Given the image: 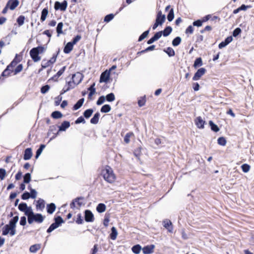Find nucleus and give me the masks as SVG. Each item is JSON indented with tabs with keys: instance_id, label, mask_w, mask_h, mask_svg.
<instances>
[{
	"instance_id": "obj_1",
	"label": "nucleus",
	"mask_w": 254,
	"mask_h": 254,
	"mask_svg": "<svg viewBox=\"0 0 254 254\" xmlns=\"http://www.w3.org/2000/svg\"><path fill=\"white\" fill-rule=\"evenodd\" d=\"M101 175L104 179L109 183H113L115 181L116 176L113 170L108 165L106 166L105 169L102 170Z\"/></svg>"
},
{
	"instance_id": "obj_2",
	"label": "nucleus",
	"mask_w": 254,
	"mask_h": 254,
	"mask_svg": "<svg viewBox=\"0 0 254 254\" xmlns=\"http://www.w3.org/2000/svg\"><path fill=\"white\" fill-rule=\"evenodd\" d=\"M54 220V222L53 223L47 230V232L48 233H51L64 223V220L61 216L55 217Z\"/></svg>"
},
{
	"instance_id": "obj_3",
	"label": "nucleus",
	"mask_w": 254,
	"mask_h": 254,
	"mask_svg": "<svg viewBox=\"0 0 254 254\" xmlns=\"http://www.w3.org/2000/svg\"><path fill=\"white\" fill-rule=\"evenodd\" d=\"M67 2L66 0H64L62 2L56 1L54 4V9L55 10H61L62 11H64L67 7Z\"/></svg>"
},
{
	"instance_id": "obj_4",
	"label": "nucleus",
	"mask_w": 254,
	"mask_h": 254,
	"mask_svg": "<svg viewBox=\"0 0 254 254\" xmlns=\"http://www.w3.org/2000/svg\"><path fill=\"white\" fill-rule=\"evenodd\" d=\"M83 75L79 72H77L76 73L72 74V81L71 82L73 83L74 85H77L81 82V81L83 79Z\"/></svg>"
},
{
	"instance_id": "obj_5",
	"label": "nucleus",
	"mask_w": 254,
	"mask_h": 254,
	"mask_svg": "<svg viewBox=\"0 0 254 254\" xmlns=\"http://www.w3.org/2000/svg\"><path fill=\"white\" fill-rule=\"evenodd\" d=\"M36 48H33L30 51V56L34 62H38L41 60V57L39 56L38 52H37Z\"/></svg>"
},
{
	"instance_id": "obj_6",
	"label": "nucleus",
	"mask_w": 254,
	"mask_h": 254,
	"mask_svg": "<svg viewBox=\"0 0 254 254\" xmlns=\"http://www.w3.org/2000/svg\"><path fill=\"white\" fill-rule=\"evenodd\" d=\"M206 70L204 67H201L197 69L196 72L194 73L193 77L192 80L193 81H196L199 80L201 77L205 74L206 72Z\"/></svg>"
},
{
	"instance_id": "obj_7",
	"label": "nucleus",
	"mask_w": 254,
	"mask_h": 254,
	"mask_svg": "<svg viewBox=\"0 0 254 254\" xmlns=\"http://www.w3.org/2000/svg\"><path fill=\"white\" fill-rule=\"evenodd\" d=\"M110 76V70H106L103 72L100 77L99 81L100 83L105 82L107 83L109 80Z\"/></svg>"
},
{
	"instance_id": "obj_8",
	"label": "nucleus",
	"mask_w": 254,
	"mask_h": 254,
	"mask_svg": "<svg viewBox=\"0 0 254 254\" xmlns=\"http://www.w3.org/2000/svg\"><path fill=\"white\" fill-rule=\"evenodd\" d=\"M84 219L87 222H92L94 220V216L90 210L87 209L84 211Z\"/></svg>"
},
{
	"instance_id": "obj_9",
	"label": "nucleus",
	"mask_w": 254,
	"mask_h": 254,
	"mask_svg": "<svg viewBox=\"0 0 254 254\" xmlns=\"http://www.w3.org/2000/svg\"><path fill=\"white\" fill-rule=\"evenodd\" d=\"M165 15L162 14L161 10L158 11L156 15L155 21L161 26L165 22Z\"/></svg>"
},
{
	"instance_id": "obj_10",
	"label": "nucleus",
	"mask_w": 254,
	"mask_h": 254,
	"mask_svg": "<svg viewBox=\"0 0 254 254\" xmlns=\"http://www.w3.org/2000/svg\"><path fill=\"white\" fill-rule=\"evenodd\" d=\"M84 199V197L83 196H79L77 197L75 199H73L72 201L71 202L70 204V207L71 209H74L76 206H75V203H77V205L80 207L81 205H83V203L80 200H83Z\"/></svg>"
},
{
	"instance_id": "obj_11",
	"label": "nucleus",
	"mask_w": 254,
	"mask_h": 254,
	"mask_svg": "<svg viewBox=\"0 0 254 254\" xmlns=\"http://www.w3.org/2000/svg\"><path fill=\"white\" fill-rule=\"evenodd\" d=\"M163 226L168 231V232L172 233L173 232V227L172 223L169 219H165L163 221Z\"/></svg>"
},
{
	"instance_id": "obj_12",
	"label": "nucleus",
	"mask_w": 254,
	"mask_h": 254,
	"mask_svg": "<svg viewBox=\"0 0 254 254\" xmlns=\"http://www.w3.org/2000/svg\"><path fill=\"white\" fill-rule=\"evenodd\" d=\"M75 85L71 81H68L66 83V84L64 87L63 89L61 91V94H64L67 92L70 89L74 88Z\"/></svg>"
},
{
	"instance_id": "obj_13",
	"label": "nucleus",
	"mask_w": 254,
	"mask_h": 254,
	"mask_svg": "<svg viewBox=\"0 0 254 254\" xmlns=\"http://www.w3.org/2000/svg\"><path fill=\"white\" fill-rule=\"evenodd\" d=\"M18 0H8L6 4L9 6V9L13 10L19 5Z\"/></svg>"
},
{
	"instance_id": "obj_14",
	"label": "nucleus",
	"mask_w": 254,
	"mask_h": 254,
	"mask_svg": "<svg viewBox=\"0 0 254 254\" xmlns=\"http://www.w3.org/2000/svg\"><path fill=\"white\" fill-rule=\"evenodd\" d=\"M155 246L153 244L144 246L142 249L144 254H150L153 252Z\"/></svg>"
},
{
	"instance_id": "obj_15",
	"label": "nucleus",
	"mask_w": 254,
	"mask_h": 254,
	"mask_svg": "<svg viewBox=\"0 0 254 254\" xmlns=\"http://www.w3.org/2000/svg\"><path fill=\"white\" fill-rule=\"evenodd\" d=\"M33 155L31 148H27L25 149L23 154V159L28 160L31 159Z\"/></svg>"
},
{
	"instance_id": "obj_16",
	"label": "nucleus",
	"mask_w": 254,
	"mask_h": 254,
	"mask_svg": "<svg viewBox=\"0 0 254 254\" xmlns=\"http://www.w3.org/2000/svg\"><path fill=\"white\" fill-rule=\"evenodd\" d=\"M195 124L198 128L202 129L204 128L205 122L202 120L201 117L199 116L195 119Z\"/></svg>"
},
{
	"instance_id": "obj_17",
	"label": "nucleus",
	"mask_w": 254,
	"mask_h": 254,
	"mask_svg": "<svg viewBox=\"0 0 254 254\" xmlns=\"http://www.w3.org/2000/svg\"><path fill=\"white\" fill-rule=\"evenodd\" d=\"M12 72H13V67L10 66V64H9L6 66V68L1 73V76L8 77Z\"/></svg>"
},
{
	"instance_id": "obj_18",
	"label": "nucleus",
	"mask_w": 254,
	"mask_h": 254,
	"mask_svg": "<svg viewBox=\"0 0 254 254\" xmlns=\"http://www.w3.org/2000/svg\"><path fill=\"white\" fill-rule=\"evenodd\" d=\"M70 127V123L69 121H64L61 125L58 127L59 130L58 131H64Z\"/></svg>"
},
{
	"instance_id": "obj_19",
	"label": "nucleus",
	"mask_w": 254,
	"mask_h": 254,
	"mask_svg": "<svg viewBox=\"0 0 254 254\" xmlns=\"http://www.w3.org/2000/svg\"><path fill=\"white\" fill-rule=\"evenodd\" d=\"M45 200L42 198H39V199L37 201V203L36 205V209L37 210L43 211V210L45 208Z\"/></svg>"
},
{
	"instance_id": "obj_20",
	"label": "nucleus",
	"mask_w": 254,
	"mask_h": 254,
	"mask_svg": "<svg viewBox=\"0 0 254 254\" xmlns=\"http://www.w3.org/2000/svg\"><path fill=\"white\" fill-rule=\"evenodd\" d=\"M14 214L16 215L13 217L9 221L8 225L11 227H16V224L19 220L18 213L17 212H15Z\"/></svg>"
},
{
	"instance_id": "obj_21",
	"label": "nucleus",
	"mask_w": 254,
	"mask_h": 254,
	"mask_svg": "<svg viewBox=\"0 0 254 254\" xmlns=\"http://www.w3.org/2000/svg\"><path fill=\"white\" fill-rule=\"evenodd\" d=\"M46 208L47 213L52 214L55 211L56 206L54 203H51L47 205Z\"/></svg>"
},
{
	"instance_id": "obj_22",
	"label": "nucleus",
	"mask_w": 254,
	"mask_h": 254,
	"mask_svg": "<svg viewBox=\"0 0 254 254\" xmlns=\"http://www.w3.org/2000/svg\"><path fill=\"white\" fill-rule=\"evenodd\" d=\"M34 219H35V222L38 223H41L43 222L45 216H43L41 213H35L33 215Z\"/></svg>"
},
{
	"instance_id": "obj_23",
	"label": "nucleus",
	"mask_w": 254,
	"mask_h": 254,
	"mask_svg": "<svg viewBox=\"0 0 254 254\" xmlns=\"http://www.w3.org/2000/svg\"><path fill=\"white\" fill-rule=\"evenodd\" d=\"M84 101V98H82L78 100L77 102L73 105L72 110L76 111L81 107Z\"/></svg>"
},
{
	"instance_id": "obj_24",
	"label": "nucleus",
	"mask_w": 254,
	"mask_h": 254,
	"mask_svg": "<svg viewBox=\"0 0 254 254\" xmlns=\"http://www.w3.org/2000/svg\"><path fill=\"white\" fill-rule=\"evenodd\" d=\"M73 45L70 42H68L64 48V52L65 54H69L73 49Z\"/></svg>"
},
{
	"instance_id": "obj_25",
	"label": "nucleus",
	"mask_w": 254,
	"mask_h": 254,
	"mask_svg": "<svg viewBox=\"0 0 254 254\" xmlns=\"http://www.w3.org/2000/svg\"><path fill=\"white\" fill-rule=\"evenodd\" d=\"M100 114L99 112H96L93 116V117L90 119V123L94 125L98 124L99 120Z\"/></svg>"
},
{
	"instance_id": "obj_26",
	"label": "nucleus",
	"mask_w": 254,
	"mask_h": 254,
	"mask_svg": "<svg viewBox=\"0 0 254 254\" xmlns=\"http://www.w3.org/2000/svg\"><path fill=\"white\" fill-rule=\"evenodd\" d=\"M48 7H45L43 9L41 12V15L40 18V20L42 22H44L48 14Z\"/></svg>"
},
{
	"instance_id": "obj_27",
	"label": "nucleus",
	"mask_w": 254,
	"mask_h": 254,
	"mask_svg": "<svg viewBox=\"0 0 254 254\" xmlns=\"http://www.w3.org/2000/svg\"><path fill=\"white\" fill-rule=\"evenodd\" d=\"M41 245L40 244H36L33 245L30 247L29 251L32 253H36L41 248Z\"/></svg>"
},
{
	"instance_id": "obj_28",
	"label": "nucleus",
	"mask_w": 254,
	"mask_h": 254,
	"mask_svg": "<svg viewBox=\"0 0 254 254\" xmlns=\"http://www.w3.org/2000/svg\"><path fill=\"white\" fill-rule=\"evenodd\" d=\"M111 232L109 235L110 238L112 240H115L116 239L117 235H118V232L117 230V229L115 227H112L111 228Z\"/></svg>"
},
{
	"instance_id": "obj_29",
	"label": "nucleus",
	"mask_w": 254,
	"mask_h": 254,
	"mask_svg": "<svg viewBox=\"0 0 254 254\" xmlns=\"http://www.w3.org/2000/svg\"><path fill=\"white\" fill-rule=\"evenodd\" d=\"M172 31V28L170 26H166L165 29L163 31H161L162 32V35L164 37H167L169 36Z\"/></svg>"
},
{
	"instance_id": "obj_30",
	"label": "nucleus",
	"mask_w": 254,
	"mask_h": 254,
	"mask_svg": "<svg viewBox=\"0 0 254 254\" xmlns=\"http://www.w3.org/2000/svg\"><path fill=\"white\" fill-rule=\"evenodd\" d=\"M106 209V206L104 203H99L96 207V210L98 213H103L104 212Z\"/></svg>"
},
{
	"instance_id": "obj_31",
	"label": "nucleus",
	"mask_w": 254,
	"mask_h": 254,
	"mask_svg": "<svg viewBox=\"0 0 254 254\" xmlns=\"http://www.w3.org/2000/svg\"><path fill=\"white\" fill-rule=\"evenodd\" d=\"M51 116L54 119H59L61 118L63 115L60 111H55L52 113Z\"/></svg>"
},
{
	"instance_id": "obj_32",
	"label": "nucleus",
	"mask_w": 254,
	"mask_h": 254,
	"mask_svg": "<svg viewBox=\"0 0 254 254\" xmlns=\"http://www.w3.org/2000/svg\"><path fill=\"white\" fill-rule=\"evenodd\" d=\"M209 125L211 129L215 132L219 131V128L217 125H216L212 121H209Z\"/></svg>"
},
{
	"instance_id": "obj_33",
	"label": "nucleus",
	"mask_w": 254,
	"mask_h": 254,
	"mask_svg": "<svg viewBox=\"0 0 254 254\" xmlns=\"http://www.w3.org/2000/svg\"><path fill=\"white\" fill-rule=\"evenodd\" d=\"M93 112V110L91 108L86 110L83 113L84 118L86 119L89 118L92 115Z\"/></svg>"
},
{
	"instance_id": "obj_34",
	"label": "nucleus",
	"mask_w": 254,
	"mask_h": 254,
	"mask_svg": "<svg viewBox=\"0 0 254 254\" xmlns=\"http://www.w3.org/2000/svg\"><path fill=\"white\" fill-rule=\"evenodd\" d=\"M141 249V247L139 244L133 246L131 248L132 252L135 254H139Z\"/></svg>"
},
{
	"instance_id": "obj_35",
	"label": "nucleus",
	"mask_w": 254,
	"mask_h": 254,
	"mask_svg": "<svg viewBox=\"0 0 254 254\" xmlns=\"http://www.w3.org/2000/svg\"><path fill=\"white\" fill-rule=\"evenodd\" d=\"M164 51L168 55L169 57H173L175 55L174 50L171 47H168L164 50Z\"/></svg>"
},
{
	"instance_id": "obj_36",
	"label": "nucleus",
	"mask_w": 254,
	"mask_h": 254,
	"mask_svg": "<svg viewBox=\"0 0 254 254\" xmlns=\"http://www.w3.org/2000/svg\"><path fill=\"white\" fill-rule=\"evenodd\" d=\"M202 64L203 63L202 59L200 57H198L195 60L193 64V67L196 68L201 66Z\"/></svg>"
},
{
	"instance_id": "obj_37",
	"label": "nucleus",
	"mask_w": 254,
	"mask_h": 254,
	"mask_svg": "<svg viewBox=\"0 0 254 254\" xmlns=\"http://www.w3.org/2000/svg\"><path fill=\"white\" fill-rule=\"evenodd\" d=\"M25 19V17L23 15H21L17 17L16 19V22L19 27H20L24 24Z\"/></svg>"
},
{
	"instance_id": "obj_38",
	"label": "nucleus",
	"mask_w": 254,
	"mask_h": 254,
	"mask_svg": "<svg viewBox=\"0 0 254 254\" xmlns=\"http://www.w3.org/2000/svg\"><path fill=\"white\" fill-rule=\"evenodd\" d=\"M111 110V107L109 104L104 105L101 108L100 111L102 113H107L109 112Z\"/></svg>"
},
{
	"instance_id": "obj_39",
	"label": "nucleus",
	"mask_w": 254,
	"mask_h": 254,
	"mask_svg": "<svg viewBox=\"0 0 254 254\" xmlns=\"http://www.w3.org/2000/svg\"><path fill=\"white\" fill-rule=\"evenodd\" d=\"M150 27L146 31L143 32L139 37L138 41L141 42L143 39H144L146 37H147L148 35L149 34V31H150Z\"/></svg>"
},
{
	"instance_id": "obj_40",
	"label": "nucleus",
	"mask_w": 254,
	"mask_h": 254,
	"mask_svg": "<svg viewBox=\"0 0 254 254\" xmlns=\"http://www.w3.org/2000/svg\"><path fill=\"white\" fill-rule=\"evenodd\" d=\"M105 97V100L109 102L114 101L115 100V96L112 92L108 94Z\"/></svg>"
},
{
	"instance_id": "obj_41",
	"label": "nucleus",
	"mask_w": 254,
	"mask_h": 254,
	"mask_svg": "<svg viewBox=\"0 0 254 254\" xmlns=\"http://www.w3.org/2000/svg\"><path fill=\"white\" fill-rule=\"evenodd\" d=\"M63 23L62 22H60L58 23L57 28H56V31L58 33V36H59L60 34L63 33Z\"/></svg>"
},
{
	"instance_id": "obj_42",
	"label": "nucleus",
	"mask_w": 254,
	"mask_h": 254,
	"mask_svg": "<svg viewBox=\"0 0 254 254\" xmlns=\"http://www.w3.org/2000/svg\"><path fill=\"white\" fill-rule=\"evenodd\" d=\"M167 19L169 22L172 21L174 18V9L173 8H171L169 11V13L167 14Z\"/></svg>"
},
{
	"instance_id": "obj_43",
	"label": "nucleus",
	"mask_w": 254,
	"mask_h": 254,
	"mask_svg": "<svg viewBox=\"0 0 254 254\" xmlns=\"http://www.w3.org/2000/svg\"><path fill=\"white\" fill-rule=\"evenodd\" d=\"M31 180L30 173H27L23 176V182L25 184H28Z\"/></svg>"
},
{
	"instance_id": "obj_44",
	"label": "nucleus",
	"mask_w": 254,
	"mask_h": 254,
	"mask_svg": "<svg viewBox=\"0 0 254 254\" xmlns=\"http://www.w3.org/2000/svg\"><path fill=\"white\" fill-rule=\"evenodd\" d=\"M182 41L180 37L177 36L175 37L172 41V45L174 47H177L180 45Z\"/></svg>"
},
{
	"instance_id": "obj_45",
	"label": "nucleus",
	"mask_w": 254,
	"mask_h": 254,
	"mask_svg": "<svg viewBox=\"0 0 254 254\" xmlns=\"http://www.w3.org/2000/svg\"><path fill=\"white\" fill-rule=\"evenodd\" d=\"M60 52V49H59L57 53L53 55L52 57L51 58L50 60H49V62L51 64H53L56 62L57 56L59 54Z\"/></svg>"
},
{
	"instance_id": "obj_46",
	"label": "nucleus",
	"mask_w": 254,
	"mask_h": 254,
	"mask_svg": "<svg viewBox=\"0 0 254 254\" xmlns=\"http://www.w3.org/2000/svg\"><path fill=\"white\" fill-rule=\"evenodd\" d=\"M24 214L26 216L33 215L34 213L31 206H28L24 211Z\"/></svg>"
},
{
	"instance_id": "obj_47",
	"label": "nucleus",
	"mask_w": 254,
	"mask_h": 254,
	"mask_svg": "<svg viewBox=\"0 0 254 254\" xmlns=\"http://www.w3.org/2000/svg\"><path fill=\"white\" fill-rule=\"evenodd\" d=\"M146 102V96L144 95V96L141 97L139 99H138L137 104L139 107H141L143 106Z\"/></svg>"
},
{
	"instance_id": "obj_48",
	"label": "nucleus",
	"mask_w": 254,
	"mask_h": 254,
	"mask_svg": "<svg viewBox=\"0 0 254 254\" xmlns=\"http://www.w3.org/2000/svg\"><path fill=\"white\" fill-rule=\"evenodd\" d=\"M27 207V204L25 202H22L19 203L18 206V209L22 212L25 211V210Z\"/></svg>"
},
{
	"instance_id": "obj_49",
	"label": "nucleus",
	"mask_w": 254,
	"mask_h": 254,
	"mask_svg": "<svg viewBox=\"0 0 254 254\" xmlns=\"http://www.w3.org/2000/svg\"><path fill=\"white\" fill-rule=\"evenodd\" d=\"M10 226L6 224L2 228V235H7L10 231Z\"/></svg>"
},
{
	"instance_id": "obj_50",
	"label": "nucleus",
	"mask_w": 254,
	"mask_h": 254,
	"mask_svg": "<svg viewBox=\"0 0 254 254\" xmlns=\"http://www.w3.org/2000/svg\"><path fill=\"white\" fill-rule=\"evenodd\" d=\"M226 140L224 137H219L217 139V143L221 146H225L226 144Z\"/></svg>"
},
{
	"instance_id": "obj_51",
	"label": "nucleus",
	"mask_w": 254,
	"mask_h": 254,
	"mask_svg": "<svg viewBox=\"0 0 254 254\" xmlns=\"http://www.w3.org/2000/svg\"><path fill=\"white\" fill-rule=\"evenodd\" d=\"M50 86L48 84L42 86L41 88V92L42 94H46L50 89Z\"/></svg>"
},
{
	"instance_id": "obj_52",
	"label": "nucleus",
	"mask_w": 254,
	"mask_h": 254,
	"mask_svg": "<svg viewBox=\"0 0 254 254\" xmlns=\"http://www.w3.org/2000/svg\"><path fill=\"white\" fill-rule=\"evenodd\" d=\"M114 17V15L112 13H110L106 15L104 19V20L106 22H109L111 21Z\"/></svg>"
},
{
	"instance_id": "obj_53",
	"label": "nucleus",
	"mask_w": 254,
	"mask_h": 254,
	"mask_svg": "<svg viewBox=\"0 0 254 254\" xmlns=\"http://www.w3.org/2000/svg\"><path fill=\"white\" fill-rule=\"evenodd\" d=\"M242 32L241 29L239 27H237L236 29H235L233 32H232V37H237L240 34H241Z\"/></svg>"
},
{
	"instance_id": "obj_54",
	"label": "nucleus",
	"mask_w": 254,
	"mask_h": 254,
	"mask_svg": "<svg viewBox=\"0 0 254 254\" xmlns=\"http://www.w3.org/2000/svg\"><path fill=\"white\" fill-rule=\"evenodd\" d=\"M22 69L23 65L22 64H18L15 68V69L13 70L14 75H16L17 74L19 73L20 71H22Z\"/></svg>"
},
{
	"instance_id": "obj_55",
	"label": "nucleus",
	"mask_w": 254,
	"mask_h": 254,
	"mask_svg": "<svg viewBox=\"0 0 254 254\" xmlns=\"http://www.w3.org/2000/svg\"><path fill=\"white\" fill-rule=\"evenodd\" d=\"M241 168L244 173H247L250 169V166L247 164H244L241 166Z\"/></svg>"
},
{
	"instance_id": "obj_56",
	"label": "nucleus",
	"mask_w": 254,
	"mask_h": 254,
	"mask_svg": "<svg viewBox=\"0 0 254 254\" xmlns=\"http://www.w3.org/2000/svg\"><path fill=\"white\" fill-rule=\"evenodd\" d=\"M22 200H27L30 198V193L27 191H24L21 196Z\"/></svg>"
},
{
	"instance_id": "obj_57",
	"label": "nucleus",
	"mask_w": 254,
	"mask_h": 254,
	"mask_svg": "<svg viewBox=\"0 0 254 254\" xmlns=\"http://www.w3.org/2000/svg\"><path fill=\"white\" fill-rule=\"evenodd\" d=\"M81 38V36L80 35H77L73 38L72 41L70 42L73 45L76 44Z\"/></svg>"
},
{
	"instance_id": "obj_58",
	"label": "nucleus",
	"mask_w": 254,
	"mask_h": 254,
	"mask_svg": "<svg viewBox=\"0 0 254 254\" xmlns=\"http://www.w3.org/2000/svg\"><path fill=\"white\" fill-rule=\"evenodd\" d=\"M105 101V97L103 95L99 97L98 99L96 102V104L97 105H101L104 103Z\"/></svg>"
},
{
	"instance_id": "obj_59",
	"label": "nucleus",
	"mask_w": 254,
	"mask_h": 254,
	"mask_svg": "<svg viewBox=\"0 0 254 254\" xmlns=\"http://www.w3.org/2000/svg\"><path fill=\"white\" fill-rule=\"evenodd\" d=\"M85 123L86 121L84 119V118L82 116H80L75 121V124H79L80 123L85 124Z\"/></svg>"
},
{
	"instance_id": "obj_60",
	"label": "nucleus",
	"mask_w": 254,
	"mask_h": 254,
	"mask_svg": "<svg viewBox=\"0 0 254 254\" xmlns=\"http://www.w3.org/2000/svg\"><path fill=\"white\" fill-rule=\"evenodd\" d=\"M57 126L56 125H52L50 126L49 131L48 132V135H49L51 133H55L54 132L57 130Z\"/></svg>"
},
{
	"instance_id": "obj_61",
	"label": "nucleus",
	"mask_w": 254,
	"mask_h": 254,
	"mask_svg": "<svg viewBox=\"0 0 254 254\" xmlns=\"http://www.w3.org/2000/svg\"><path fill=\"white\" fill-rule=\"evenodd\" d=\"M203 21L201 19H197V20L194 21L192 23L193 26L200 27L202 26Z\"/></svg>"
},
{
	"instance_id": "obj_62",
	"label": "nucleus",
	"mask_w": 254,
	"mask_h": 254,
	"mask_svg": "<svg viewBox=\"0 0 254 254\" xmlns=\"http://www.w3.org/2000/svg\"><path fill=\"white\" fill-rule=\"evenodd\" d=\"M30 198L32 199H34L36 197L37 192L35 189H31V191H30Z\"/></svg>"
},
{
	"instance_id": "obj_63",
	"label": "nucleus",
	"mask_w": 254,
	"mask_h": 254,
	"mask_svg": "<svg viewBox=\"0 0 254 254\" xmlns=\"http://www.w3.org/2000/svg\"><path fill=\"white\" fill-rule=\"evenodd\" d=\"M95 83H92L90 87L88 88V90L89 91V93H92L94 94L96 92V89L95 88Z\"/></svg>"
},
{
	"instance_id": "obj_64",
	"label": "nucleus",
	"mask_w": 254,
	"mask_h": 254,
	"mask_svg": "<svg viewBox=\"0 0 254 254\" xmlns=\"http://www.w3.org/2000/svg\"><path fill=\"white\" fill-rule=\"evenodd\" d=\"M50 64H51L49 62V60L46 61L45 60H43L42 62L41 66L42 67V68H46L50 66Z\"/></svg>"
}]
</instances>
